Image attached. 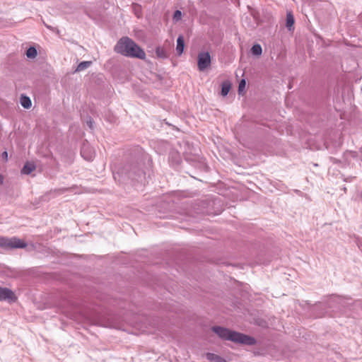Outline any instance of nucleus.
Wrapping results in <instances>:
<instances>
[{
    "instance_id": "nucleus-21",
    "label": "nucleus",
    "mask_w": 362,
    "mask_h": 362,
    "mask_svg": "<svg viewBox=\"0 0 362 362\" xmlns=\"http://www.w3.org/2000/svg\"><path fill=\"white\" fill-rule=\"evenodd\" d=\"M4 181V177L3 175H0V184H2Z\"/></svg>"
},
{
    "instance_id": "nucleus-1",
    "label": "nucleus",
    "mask_w": 362,
    "mask_h": 362,
    "mask_svg": "<svg viewBox=\"0 0 362 362\" xmlns=\"http://www.w3.org/2000/svg\"><path fill=\"white\" fill-rule=\"evenodd\" d=\"M115 51L125 57L145 59L146 53L134 41L128 37H122L115 47Z\"/></svg>"
},
{
    "instance_id": "nucleus-11",
    "label": "nucleus",
    "mask_w": 362,
    "mask_h": 362,
    "mask_svg": "<svg viewBox=\"0 0 362 362\" xmlns=\"http://www.w3.org/2000/svg\"><path fill=\"white\" fill-rule=\"evenodd\" d=\"M294 24V18L291 13H288L286 15V27L288 30H291Z\"/></svg>"
},
{
    "instance_id": "nucleus-6",
    "label": "nucleus",
    "mask_w": 362,
    "mask_h": 362,
    "mask_svg": "<svg viewBox=\"0 0 362 362\" xmlns=\"http://www.w3.org/2000/svg\"><path fill=\"white\" fill-rule=\"evenodd\" d=\"M36 169V165L33 161H28L25 163L23 168L21 170L23 174L29 175Z\"/></svg>"
},
{
    "instance_id": "nucleus-18",
    "label": "nucleus",
    "mask_w": 362,
    "mask_h": 362,
    "mask_svg": "<svg viewBox=\"0 0 362 362\" xmlns=\"http://www.w3.org/2000/svg\"><path fill=\"white\" fill-rule=\"evenodd\" d=\"M181 18H182V12L179 10H177L176 11H175V13L173 14V20L175 22H177L181 19Z\"/></svg>"
},
{
    "instance_id": "nucleus-17",
    "label": "nucleus",
    "mask_w": 362,
    "mask_h": 362,
    "mask_svg": "<svg viewBox=\"0 0 362 362\" xmlns=\"http://www.w3.org/2000/svg\"><path fill=\"white\" fill-rule=\"evenodd\" d=\"M90 62H81L78 64V67H77V70L78 71H81V70H83L84 69H86V67H88L89 65H90Z\"/></svg>"
},
{
    "instance_id": "nucleus-5",
    "label": "nucleus",
    "mask_w": 362,
    "mask_h": 362,
    "mask_svg": "<svg viewBox=\"0 0 362 362\" xmlns=\"http://www.w3.org/2000/svg\"><path fill=\"white\" fill-rule=\"evenodd\" d=\"M17 300L15 293L8 288L0 287V300H8L14 302Z\"/></svg>"
},
{
    "instance_id": "nucleus-9",
    "label": "nucleus",
    "mask_w": 362,
    "mask_h": 362,
    "mask_svg": "<svg viewBox=\"0 0 362 362\" xmlns=\"http://www.w3.org/2000/svg\"><path fill=\"white\" fill-rule=\"evenodd\" d=\"M206 357L211 362H226V361L221 356L212 353H207Z\"/></svg>"
},
{
    "instance_id": "nucleus-12",
    "label": "nucleus",
    "mask_w": 362,
    "mask_h": 362,
    "mask_svg": "<svg viewBox=\"0 0 362 362\" xmlns=\"http://www.w3.org/2000/svg\"><path fill=\"white\" fill-rule=\"evenodd\" d=\"M37 54V49L34 47H29L26 51V56L28 58L34 59Z\"/></svg>"
},
{
    "instance_id": "nucleus-14",
    "label": "nucleus",
    "mask_w": 362,
    "mask_h": 362,
    "mask_svg": "<svg viewBox=\"0 0 362 362\" xmlns=\"http://www.w3.org/2000/svg\"><path fill=\"white\" fill-rule=\"evenodd\" d=\"M230 89V83L229 82H224L222 84L221 95L226 96L228 95Z\"/></svg>"
},
{
    "instance_id": "nucleus-4",
    "label": "nucleus",
    "mask_w": 362,
    "mask_h": 362,
    "mask_svg": "<svg viewBox=\"0 0 362 362\" xmlns=\"http://www.w3.org/2000/svg\"><path fill=\"white\" fill-rule=\"evenodd\" d=\"M8 249L25 248L27 247L26 242L17 237L8 238Z\"/></svg>"
},
{
    "instance_id": "nucleus-2",
    "label": "nucleus",
    "mask_w": 362,
    "mask_h": 362,
    "mask_svg": "<svg viewBox=\"0 0 362 362\" xmlns=\"http://www.w3.org/2000/svg\"><path fill=\"white\" fill-rule=\"evenodd\" d=\"M212 330L219 337L225 340H229L235 343L246 345H254L256 343L255 339L252 337L235 331H231L222 327H213Z\"/></svg>"
},
{
    "instance_id": "nucleus-13",
    "label": "nucleus",
    "mask_w": 362,
    "mask_h": 362,
    "mask_svg": "<svg viewBox=\"0 0 362 362\" xmlns=\"http://www.w3.org/2000/svg\"><path fill=\"white\" fill-rule=\"evenodd\" d=\"M156 56L159 58H167L168 55L164 48L161 47H157L156 48Z\"/></svg>"
},
{
    "instance_id": "nucleus-10",
    "label": "nucleus",
    "mask_w": 362,
    "mask_h": 362,
    "mask_svg": "<svg viewBox=\"0 0 362 362\" xmlns=\"http://www.w3.org/2000/svg\"><path fill=\"white\" fill-rule=\"evenodd\" d=\"M21 104L24 108H26V109L30 108L32 105L30 99L28 97L25 96V95H22L21 97Z\"/></svg>"
},
{
    "instance_id": "nucleus-3",
    "label": "nucleus",
    "mask_w": 362,
    "mask_h": 362,
    "mask_svg": "<svg viewBox=\"0 0 362 362\" xmlns=\"http://www.w3.org/2000/svg\"><path fill=\"white\" fill-rule=\"evenodd\" d=\"M211 64V57L209 52H201L198 55V69L204 71Z\"/></svg>"
},
{
    "instance_id": "nucleus-16",
    "label": "nucleus",
    "mask_w": 362,
    "mask_h": 362,
    "mask_svg": "<svg viewBox=\"0 0 362 362\" xmlns=\"http://www.w3.org/2000/svg\"><path fill=\"white\" fill-rule=\"evenodd\" d=\"M8 238L0 236V247L8 249Z\"/></svg>"
},
{
    "instance_id": "nucleus-7",
    "label": "nucleus",
    "mask_w": 362,
    "mask_h": 362,
    "mask_svg": "<svg viewBox=\"0 0 362 362\" xmlns=\"http://www.w3.org/2000/svg\"><path fill=\"white\" fill-rule=\"evenodd\" d=\"M185 47V41L182 35H180L177 39L176 51L178 55H181Z\"/></svg>"
},
{
    "instance_id": "nucleus-19",
    "label": "nucleus",
    "mask_w": 362,
    "mask_h": 362,
    "mask_svg": "<svg viewBox=\"0 0 362 362\" xmlns=\"http://www.w3.org/2000/svg\"><path fill=\"white\" fill-rule=\"evenodd\" d=\"M245 85H246V82L245 81V79H242L240 81V82L239 83V86H238V92L239 93H240L241 92H243L245 88Z\"/></svg>"
},
{
    "instance_id": "nucleus-8",
    "label": "nucleus",
    "mask_w": 362,
    "mask_h": 362,
    "mask_svg": "<svg viewBox=\"0 0 362 362\" xmlns=\"http://www.w3.org/2000/svg\"><path fill=\"white\" fill-rule=\"evenodd\" d=\"M88 146H86L84 145L82 148H81V155L82 156L87 160H91L93 157H94V153L93 152H91V153H87L88 150Z\"/></svg>"
},
{
    "instance_id": "nucleus-22",
    "label": "nucleus",
    "mask_w": 362,
    "mask_h": 362,
    "mask_svg": "<svg viewBox=\"0 0 362 362\" xmlns=\"http://www.w3.org/2000/svg\"><path fill=\"white\" fill-rule=\"evenodd\" d=\"M361 197H362V192H361Z\"/></svg>"
},
{
    "instance_id": "nucleus-15",
    "label": "nucleus",
    "mask_w": 362,
    "mask_h": 362,
    "mask_svg": "<svg viewBox=\"0 0 362 362\" xmlns=\"http://www.w3.org/2000/svg\"><path fill=\"white\" fill-rule=\"evenodd\" d=\"M251 52L255 55H261L262 52V47L259 44L254 45L251 49Z\"/></svg>"
},
{
    "instance_id": "nucleus-20",
    "label": "nucleus",
    "mask_w": 362,
    "mask_h": 362,
    "mask_svg": "<svg viewBox=\"0 0 362 362\" xmlns=\"http://www.w3.org/2000/svg\"><path fill=\"white\" fill-rule=\"evenodd\" d=\"M2 157L6 160L8 159V153L6 151H4L2 153Z\"/></svg>"
}]
</instances>
